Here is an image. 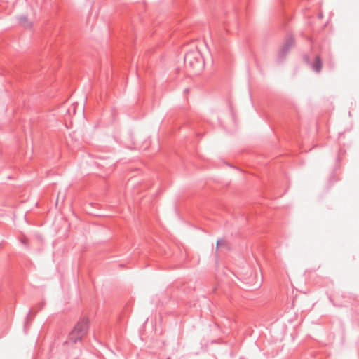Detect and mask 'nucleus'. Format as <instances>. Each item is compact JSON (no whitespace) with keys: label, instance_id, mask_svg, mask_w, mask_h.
Wrapping results in <instances>:
<instances>
[{"label":"nucleus","instance_id":"2","mask_svg":"<svg viewBox=\"0 0 359 359\" xmlns=\"http://www.w3.org/2000/svg\"><path fill=\"white\" fill-rule=\"evenodd\" d=\"M313 68L315 69V70L316 72L320 71V69H321V63L318 59H316V60L313 65Z\"/></svg>","mask_w":359,"mask_h":359},{"label":"nucleus","instance_id":"1","mask_svg":"<svg viewBox=\"0 0 359 359\" xmlns=\"http://www.w3.org/2000/svg\"><path fill=\"white\" fill-rule=\"evenodd\" d=\"M88 330V318H85L80 320L70 332L66 343L73 344L81 341L82 339L86 336Z\"/></svg>","mask_w":359,"mask_h":359}]
</instances>
